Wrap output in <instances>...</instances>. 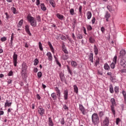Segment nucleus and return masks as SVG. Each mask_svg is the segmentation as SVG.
I'll return each mask as SVG.
<instances>
[{
  "label": "nucleus",
  "mask_w": 126,
  "mask_h": 126,
  "mask_svg": "<svg viewBox=\"0 0 126 126\" xmlns=\"http://www.w3.org/2000/svg\"><path fill=\"white\" fill-rule=\"evenodd\" d=\"M27 19L29 23H30L31 26L32 27H36L37 26V21L36 19L32 17L31 15L29 14L27 17Z\"/></svg>",
  "instance_id": "nucleus-1"
},
{
  "label": "nucleus",
  "mask_w": 126,
  "mask_h": 126,
  "mask_svg": "<svg viewBox=\"0 0 126 126\" xmlns=\"http://www.w3.org/2000/svg\"><path fill=\"white\" fill-rule=\"evenodd\" d=\"M92 121L94 126H97L100 123L99 116L97 113H94L92 116Z\"/></svg>",
  "instance_id": "nucleus-2"
},
{
  "label": "nucleus",
  "mask_w": 126,
  "mask_h": 126,
  "mask_svg": "<svg viewBox=\"0 0 126 126\" xmlns=\"http://www.w3.org/2000/svg\"><path fill=\"white\" fill-rule=\"evenodd\" d=\"M110 102L111 103V105H110L111 112L114 116H116V110H115V106L117 105L116 100L115 98H112L110 99Z\"/></svg>",
  "instance_id": "nucleus-3"
},
{
  "label": "nucleus",
  "mask_w": 126,
  "mask_h": 126,
  "mask_svg": "<svg viewBox=\"0 0 126 126\" xmlns=\"http://www.w3.org/2000/svg\"><path fill=\"white\" fill-rule=\"evenodd\" d=\"M17 57L18 55L16 54V52H14L13 55V63L15 67L17 66Z\"/></svg>",
  "instance_id": "nucleus-4"
},
{
  "label": "nucleus",
  "mask_w": 126,
  "mask_h": 126,
  "mask_svg": "<svg viewBox=\"0 0 126 126\" xmlns=\"http://www.w3.org/2000/svg\"><path fill=\"white\" fill-rule=\"evenodd\" d=\"M79 109L80 110L81 113L84 115H86L87 114V112H86V109H85V108L82 104H79Z\"/></svg>",
  "instance_id": "nucleus-5"
},
{
  "label": "nucleus",
  "mask_w": 126,
  "mask_h": 126,
  "mask_svg": "<svg viewBox=\"0 0 126 126\" xmlns=\"http://www.w3.org/2000/svg\"><path fill=\"white\" fill-rule=\"evenodd\" d=\"M37 112L41 117L44 116V114H45V110L42 106H39L37 109Z\"/></svg>",
  "instance_id": "nucleus-6"
},
{
  "label": "nucleus",
  "mask_w": 126,
  "mask_h": 126,
  "mask_svg": "<svg viewBox=\"0 0 126 126\" xmlns=\"http://www.w3.org/2000/svg\"><path fill=\"white\" fill-rule=\"evenodd\" d=\"M110 123V119L107 117H105L103 121V126H109Z\"/></svg>",
  "instance_id": "nucleus-7"
},
{
  "label": "nucleus",
  "mask_w": 126,
  "mask_h": 126,
  "mask_svg": "<svg viewBox=\"0 0 126 126\" xmlns=\"http://www.w3.org/2000/svg\"><path fill=\"white\" fill-rule=\"evenodd\" d=\"M55 91L56 92L57 96H58V99L61 100V94H62L61 93V90L59 89L58 87H56L55 88Z\"/></svg>",
  "instance_id": "nucleus-8"
},
{
  "label": "nucleus",
  "mask_w": 126,
  "mask_h": 126,
  "mask_svg": "<svg viewBox=\"0 0 126 126\" xmlns=\"http://www.w3.org/2000/svg\"><path fill=\"white\" fill-rule=\"evenodd\" d=\"M63 94L64 100H67L68 99V91L67 89L64 90Z\"/></svg>",
  "instance_id": "nucleus-9"
},
{
  "label": "nucleus",
  "mask_w": 126,
  "mask_h": 126,
  "mask_svg": "<svg viewBox=\"0 0 126 126\" xmlns=\"http://www.w3.org/2000/svg\"><path fill=\"white\" fill-rule=\"evenodd\" d=\"M48 60L49 62H53V55L50 52H48L46 54Z\"/></svg>",
  "instance_id": "nucleus-10"
},
{
  "label": "nucleus",
  "mask_w": 126,
  "mask_h": 126,
  "mask_svg": "<svg viewBox=\"0 0 126 126\" xmlns=\"http://www.w3.org/2000/svg\"><path fill=\"white\" fill-rule=\"evenodd\" d=\"M110 17H111V14L109 12L106 11L104 14V18H105V20L107 22H108Z\"/></svg>",
  "instance_id": "nucleus-11"
},
{
  "label": "nucleus",
  "mask_w": 126,
  "mask_h": 126,
  "mask_svg": "<svg viewBox=\"0 0 126 126\" xmlns=\"http://www.w3.org/2000/svg\"><path fill=\"white\" fill-rule=\"evenodd\" d=\"M25 30L26 33H27V34H28V35H29L30 36H32V34L30 32V30H29V25H26L25 26Z\"/></svg>",
  "instance_id": "nucleus-12"
},
{
  "label": "nucleus",
  "mask_w": 126,
  "mask_h": 126,
  "mask_svg": "<svg viewBox=\"0 0 126 126\" xmlns=\"http://www.w3.org/2000/svg\"><path fill=\"white\" fill-rule=\"evenodd\" d=\"M126 50L122 49V50L120 51V58H126L125 57V56H126Z\"/></svg>",
  "instance_id": "nucleus-13"
},
{
  "label": "nucleus",
  "mask_w": 126,
  "mask_h": 126,
  "mask_svg": "<svg viewBox=\"0 0 126 126\" xmlns=\"http://www.w3.org/2000/svg\"><path fill=\"white\" fill-rule=\"evenodd\" d=\"M60 79L62 82H63V81H64V82H65V84H67L66 80L65 79V77H64V74H60Z\"/></svg>",
  "instance_id": "nucleus-14"
},
{
  "label": "nucleus",
  "mask_w": 126,
  "mask_h": 126,
  "mask_svg": "<svg viewBox=\"0 0 126 126\" xmlns=\"http://www.w3.org/2000/svg\"><path fill=\"white\" fill-rule=\"evenodd\" d=\"M126 58H121V60L120 62V65H122V66H124V65H126Z\"/></svg>",
  "instance_id": "nucleus-15"
},
{
  "label": "nucleus",
  "mask_w": 126,
  "mask_h": 126,
  "mask_svg": "<svg viewBox=\"0 0 126 126\" xmlns=\"http://www.w3.org/2000/svg\"><path fill=\"white\" fill-rule=\"evenodd\" d=\"M94 52L95 56H97L99 53V49H98V47L96 45H94Z\"/></svg>",
  "instance_id": "nucleus-16"
},
{
  "label": "nucleus",
  "mask_w": 126,
  "mask_h": 126,
  "mask_svg": "<svg viewBox=\"0 0 126 126\" xmlns=\"http://www.w3.org/2000/svg\"><path fill=\"white\" fill-rule=\"evenodd\" d=\"M48 45L53 54H55V49H54V47H53V45H52V43H51V41L48 42Z\"/></svg>",
  "instance_id": "nucleus-17"
},
{
  "label": "nucleus",
  "mask_w": 126,
  "mask_h": 126,
  "mask_svg": "<svg viewBox=\"0 0 126 126\" xmlns=\"http://www.w3.org/2000/svg\"><path fill=\"white\" fill-rule=\"evenodd\" d=\"M26 70H27V67H26V66L25 65H23L22 67V75H25L26 74Z\"/></svg>",
  "instance_id": "nucleus-18"
},
{
  "label": "nucleus",
  "mask_w": 126,
  "mask_h": 126,
  "mask_svg": "<svg viewBox=\"0 0 126 126\" xmlns=\"http://www.w3.org/2000/svg\"><path fill=\"white\" fill-rule=\"evenodd\" d=\"M62 51H63L64 54H67V53H68V51H67V49H66V47H65V45H64V43L62 44Z\"/></svg>",
  "instance_id": "nucleus-19"
},
{
  "label": "nucleus",
  "mask_w": 126,
  "mask_h": 126,
  "mask_svg": "<svg viewBox=\"0 0 126 126\" xmlns=\"http://www.w3.org/2000/svg\"><path fill=\"white\" fill-rule=\"evenodd\" d=\"M66 66L67 67L68 73L70 74V75H72V74H73V72H72V69H71V68H70L68 65H66Z\"/></svg>",
  "instance_id": "nucleus-20"
},
{
  "label": "nucleus",
  "mask_w": 126,
  "mask_h": 126,
  "mask_svg": "<svg viewBox=\"0 0 126 126\" xmlns=\"http://www.w3.org/2000/svg\"><path fill=\"white\" fill-rule=\"evenodd\" d=\"M11 105H12V102H9L8 100H6V102L4 104V108H6V107H11Z\"/></svg>",
  "instance_id": "nucleus-21"
},
{
  "label": "nucleus",
  "mask_w": 126,
  "mask_h": 126,
  "mask_svg": "<svg viewBox=\"0 0 126 126\" xmlns=\"http://www.w3.org/2000/svg\"><path fill=\"white\" fill-rule=\"evenodd\" d=\"M87 19H91V17H92V13L90 11H88L86 13Z\"/></svg>",
  "instance_id": "nucleus-22"
},
{
  "label": "nucleus",
  "mask_w": 126,
  "mask_h": 126,
  "mask_svg": "<svg viewBox=\"0 0 126 126\" xmlns=\"http://www.w3.org/2000/svg\"><path fill=\"white\" fill-rule=\"evenodd\" d=\"M93 56L94 55L92 53H90L89 55V61H90V62H91L92 63H93V60H94Z\"/></svg>",
  "instance_id": "nucleus-23"
},
{
  "label": "nucleus",
  "mask_w": 126,
  "mask_h": 126,
  "mask_svg": "<svg viewBox=\"0 0 126 126\" xmlns=\"http://www.w3.org/2000/svg\"><path fill=\"white\" fill-rule=\"evenodd\" d=\"M48 125L50 126H54V123L53 122V120H52V117H49L48 118Z\"/></svg>",
  "instance_id": "nucleus-24"
},
{
  "label": "nucleus",
  "mask_w": 126,
  "mask_h": 126,
  "mask_svg": "<svg viewBox=\"0 0 126 126\" xmlns=\"http://www.w3.org/2000/svg\"><path fill=\"white\" fill-rule=\"evenodd\" d=\"M62 59L63 61H66V60L68 59V52L65 53V55H63L62 56Z\"/></svg>",
  "instance_id": "nucleus-25"
},
{
  "label": "nucleus",
  "mask_w": 126,
  "mask_h": 126,
  "mask_svg": "<svg viewBox=\"0 0 126 126\" xmlns=\"http://www.w3.org/2000/svg\"><path fill=\"white\" fill-rule=\"evenodd\" d=\"M95 38L93 36H90L89 37V42L91 44H94L95 43Z\"/></svg>",
  "instance_id": "nucleus-26"
},
{
  "label": "nucleus",
  "mask_w": 126,
  "mask_h": 126,
  "mask_svg": "<svg viewBox=\"0 0 126 126\" xmlns=\"http://www.w3.org/2000/svg\"><path fill=\"white\" fill-rule=\"evenodd\" d=\"M122 94L124 99V103L126 105V91H122Z\"/></svg>",
  "instance_id": "nucleus-27"
},
{
  "label": "nucleus",
  "mask_w": 126,
  "mask_h": 126,
  "mask_svg": "<svg viewBox=\"0 0 126 126\" xmlns=\"http://www.w3.org/2000/svg\"><path fill=\"white\" fill-rule=\"evenodd\" d=\"M104 68L105 70H109L110 69V66L107 63H105L104 64Z\"/></svg>",
  "instance_id": "nucleus-28"
},
{
  "label": "nucleus",
  "mask_w": 126,
  "mask_h": 126,
  "mask_svg": "<svg viewBox=\"0 0 126 126\" xmlns=\"http://www.w3.org/2000/svg\"><path fill=\"white\" fill-rule=\"evenodd\" d=\"M40 7L41 9L43 11H46V10H47V8H46V6H45V4H44V3H41Z\"/></svg>",
  "instance_id": "nucleus-29"
},
{
  "label": "nucleus",
  "mask_w": 126,
  "mask_h": 126,
  "mask_svg": "<svg viewBox=\"0 0 126 126\" xmlns=\"http://www.w3.org/2000/svg\"><path fill=\"white\" fill-rule=\"evenodd\" d=\"M56 16H57V17L59 19H60V20H63V17H64L63 15H61V14H60L59 13H57V14H56Z\"/></svg>",
  "instance_id": "nucleus-30"
},
{
  "label": "nucleus",
  "mask_w": 126,
  "mask_h": 126,
  "mask_svg": "<svg viewBox=\"0 0 126 126\" xmlns=\"http://www.w3.org/2000/svg\"><path fill=\"white\" fill-rule=\"evenodd\" d=\"M74 88V91L76 94H78V88L77 87V86L76 85H74L73 86Z\"/></svg>",
  "instance_id": "nucleus-31"
},
{
  "label": "nucleus",
  "mask_w": 126,
  "mask_h": 126,
  "mask_svg": "<svg viewBox=\"0 0 126 126\" xmlns=\"http://www.w3.org/2000/svg\"><path fill=\"white\" fill-rule=\"evenodd\" d=\"M51 97L53 100H54V101H56V100H57V95L56 94V93H53L51 94Z\"/></svg>",
  "instance_id": "nucleus-32"
},
{
  "label": "nucleus",
  "mask_w": 126,
  "mask_h": 126,
  "mask_svg": "<svg viewBox=\"0 0 126 126\" xmlns=\"http://www.w3.org/2000/svg\"><path fill=\"white\" fill-rule=\"evenodd\" d=\"M71 64L73 67H76L77 66V63L75 61H71Z\"/></svg>",
  "instance_id": "nucleus-33"
},
{
  "label": "nucleus",
  "mask_w": 126,
  "mask_h": 126,
  "mask_svg": "<svg viewBox=\"0 0 126 126\" xmlns=\"http://www.w3.org/2000/svg\"><path fill=\"white\" fill-rule=\"evenodd\" d=\"M23 24V19H22L19 22L18 25L17 26L18 28H20L22 26Z\"/></svg>",
  "instance_id": "nucleus-34"
},
{
  "label": "nucleus",
  "mask_w": 126,
  "mask_h": 126,
  "mask_svg": "<svg viewBox=\"0 0 126 126\" xmlns=\"http://www.w3.org/2000/svg\"><path fill=\"white\" fill-rule=\"evenodd\" d=\"M119 90H120V88H119V87H117V86L115 87L114 91L116 94H118V93L120 92Z\"/></svg>",
  "instance_id": "nucleus-35"
},
{
  "label": "nucleus",
  "mask_w": 126,
  "mask_h": 126,
  "mask_svg": "<svg viewBox=\"0 0 126 126\" xmlns=\"http://www.w3.org/2000/svg\"><path fill=\"white\" fill-rule=\"evenodd\" d=\"M100 64V59L99 58H97L96 59L95 62V66H97L98 64Z\"/></svg>",
  "instance_id": "nucleus-36"
},
{
  "label": "nucleus",
  "mask_w": 126,
  "mask_h": 126,
  "mask_svg": "<svg viewBox=\"0 0 126 126\" xmlns=\"http://www.w3.org/2000/svg\"><path fill=\"white\" fill-rule=\"evenodd\" d=\"M11 9L14 14H16V13H17V12L16 11V8H15V7H12Z\"/></svg>",
  "instance_id": "nucleus-37"
},
{
  "label": "nucleus",
  "mask_w": 126,
  "mask_h": 126,
  "mask_svg": "<svg viewBox=\"0 0 126 126\" xmlns=\"http://www.w3.org/2000/svg\"><path fill=\"white\" fill-rule=\"evenodd\" d=\"M38 47L39 48V50L40 51H43V45H42V43H41V42H38Z\"/></svg>",
  "instance_id": "nucleus-38"
},
{
  "label": "nucleus",
  "mask_w": 126,
  "mask_h": 126,
  "mask_svg": "<svg viewBox=\"0 0 126 126\" xmlns=\"http://www.w3.org/2000/svg\"><path fill=\"white\" fill-rule=\"evenodd\" d=\"M109 91L110 93H114V88H113V85L109 86Z\"/></svg>",
  "instance_id": "nucleus-39"
},
{
  "label": "nucleus",
  "mask_w": 126,
  "mask_h": 126,
  "mask_svg": "<svg viewBox=\"0 0 126 126\" xmlns=\"http://www.w3.org/2000/svg\"><path fill=\"white\" fill-rule=\"evenodd\" d=\"M7 85H9L10 84H11L12 83V79L10 78H8L7 79Z\"/></svg>",
  "instance_id": "nucleus-40"
},
{
  "label": "nucleus",
  "mask_w": 126,
  "mask_h": 126,
  "mask_svg": "<svg viewBox=\"0 0 126 126\" xmlns=\"http://www.w3.org/2000/svg\"><path fill=\"white\" fill-rule=\"evenodd\" d=\"M34 65H37L39 63V60L38 59H35L34 60Z\"/></svg>",
  "instance_id": "nucleus-41"
},
{
  "label": "nucleus",
  "mask_w": 126,
  "mask_h": 126,
  "mask_svg": "<svg viewBox=\"0 0 126 126\" xmlns=\"http://www.w3.org/2000/svg\"><path fill=\"white\" fill-rule=\"evenodd\" d=\"M116 64H117V63L112 62L110 65L111 68H112V69H114L116 66Z\"/></svg>",
  "instance_id": "nucleus-42"
},
{
  "label": "nucleus",
  "mask_w": 126,
  "mask_h": 126,
  "mask_svg": "<svg viewBox=\"0 0 126 126\" xmlns=\"http://www.w3.org/2000/svg\"><path fill=\"white\" fill-rule=\"evenodd\" d=\"M83 38V35H82V34H80V33H78L77 35V39H82Z\"/></svg>",
  "instance_id": "nucleus-43"
},
{
  "label": "nucleus",
  "mask_w": 126,
  "mask_h": 126,
  "mask_svg": "<svg viewBox=\"0 0 126 126\" xmlns=\"http://www.w3.org/2000/svg\"><path fill=\"white\" fill-rule=\"evenodd\" d=\"M98 116L99 118H103L104 117V112L100 111L98 113Z\"/></svg>",
  "instance_id": "nucleus-44"
},
{
  "label": "nucleus",
  "mask_w": 126,
  "mask_h": 126,
  "mask_svg": "<svg viewBox=\"0 0 126 126\" xmlns=\"http://www.w3.org/2000/svg\"><path fill=\"white\" fill-rule=\"evenodd\" d=\"M36 19L37 22H41V16H40V15H37L36 16Z\"/></svg>",
  "instance_id": "nucleus-45"
},
{
  "label": "nucleus",
  "mask_w": 126,
  "mask_h": 126,
  "mask_svg": "<svg viewBox=\"0 0 126 126\" xmlns=\"http://www.w3.org/2000/svg\"><path fill=\"white\" fill-rule=\"evenodd\" d=\"M87 29L88 31H91L92 30V26L90 25H87Z\"/></svg>",
  "instance_id": "nucleus-46"
},
{
  "label": "nucleus",
  "mask_w": 126,
  "mask_h": 126,
  "mask_svg": "<svg viewBox=\"0 0 126 126\" xmlns=\"http://www.w3.org/2000/svg\"><path fill=\"white\" fill-rule=\"evenodd\" d=\"M50 3L53 7H56V4L55 3V1L51 0V1H50Z\"/></svg>",
  "instance_id": "nucleus-47"
},
{
  "label": "nucleus",
  "mask_w": 126,
  "mask_h": 126,
  "mask_svg": "<svg viewBox=\"0 0 126 126\" xmlns=\"http://www.w3.org/2000/svg\"><path fill=\"white\" fill-rule=\"evenodd\" d=\"M107 9L109 11H115V9H114L113 10L112 9V7H111L110 5H107Z\"/></svg>",
  "instance_id": "nucleus-48"
},
{
  "label": "nucleus",
  "mask_w": 126,
  "mask_h": 126,
  "mask_svg": "<svg viewBox=\"0 0 126 126\" xmlns=\"http://www.w3.org/2000/svg\"><path fill=\"white\" fill-rule=\"evenodd\" d=\"M118 59V57H117V55H115L113 59V62L115 63H117V59Z\"/></svg>",
  "instance_id": "nucleus-49"
},
{
  "label": "nucleus",
  "mask_w": 126,
  "mask_h": 126,
  "mask_svg": "<svg viewBox=\"0 0 126 126\" xmlns=\"http://www.w3.org/2000/svg\"><path fill=\"white\" fill-rule=\"evenodd\" d=\"M79 12L80 13V14H82V6L80 5L79 7Z\"/></svg>",
  "instance_id": "nucleus-50"
},
{
  "label": "nucleus",
  "mask_w": 126,
  "mask_h": 126,
  "mask_svg": "<svg viewBox=\"0 0 126 126\" xmlns=\"http://www.w3.org/2000/svg\"><path fill=\"white\" fill-rule=\"evenodd\" d=\"M37 77L38 78H41L42 77V72L39 71L37 73Z\"/></svg>",
  "instance_id": "nucleus-51"
},
{
  "label": "nucleus",
  "mask_w": 126,
  "mask_h": 126,
  "mask_svg": "<svg viewBox=\"0 0 126 126\" xmlns=\"http://www.w3.org/2000/svg\"><path fill=\"white\" fill-rule=\"evenodd\" d=\"M13 71H10L8 73V76H13Z\"/></svg>",
  "instance_id": "nucleus-52"
},
{
  "label": "nucleus",
  "mask_w": 126,
  "mask_h": 126,
  "mask_svg": "<svg viewBox=\"0 0 126 126\" xmlns=\"http://www.w3.org/2000/svg\"><path fill=\"white\" fill-rule=\"evenodd\" d=\"M63 108L64 109V110H65V111H68V107H67L66 106V104H64V105H63Z\"/></svg>",
  "instance_id": "nucleus-53"
},
{
  "label": "nucleus",
  "mask_w": 126,
  "mask_h": 126,
  "mask_svg": "<svg viewBox=\"0 0 126 126\" xmlns=\"http://www.w3.org/2000/svg\"><path fill=\"white\" fill-rule=\"evenodd\" d=\"M70 13L71 15H73V14H74V9H73V8H71L70 10Z\"/></svg>",
  "instance_id": "nucleus-54"
},
{
  "label": "nucleus",
  "mask_w": 126,
  "mask_h": 126,
  "mask_svg": "<svg viewBox=\"0 0 126 126\" xmlns=\"http://www.w3.org/2000/svg\"><path fill=\"white\" fill-rule=\"evenodd\" d=\"M120 122H121V119L119 118H117L116 121V124L117 126L119 125V123H120Z\"/></svg>",
  "instance_id": "nucleus-55"
},
{
  "label": "nucleus",
  "mask_w": 126,
  "mask_h": 126,
  "mask_svg": "<svg viewBox=\"0 0 126 126\" xmlns=\"http://www.w3.org/2000/svg\"><path fill=\"white\" fill-rule=\"evenodd\" d=\"M0 40L2 42H5V41L7 40V38H6L5 37H3L0 38Z\"/></svg>",
  "instance_id": "nucleus-56"
},
{
  "label": "nucleus",
  "mask_w": 126,
  "mask_h": 126,
  "mask_svg": "<svg viewBox=\"0 0 126 126\" xmlns=\"http://www.w3.org/2000/svg\"><path fill=\"white\" fill-rule=\"evenodd\" d=\"M61 39L63 41H65L66 40V37H65L64 35H62L61 37Z\"/></svg>",
  "instance_id": "nucleus-57"
},
{
  "label": "nucleus",
  "mask_w": 126,
  "mask_h": 126,
  "mask_svg": "<svg viewBox=\"0 0 126 126\" xmlns=\"http://www.w3.org/2000/svg\"><path fill=\"white\" fill-rule=\"evenodd\" d=\"M109 79H110V80H111V81L112 82H113V81H114V80H115V77L113 76H110Z\"/></svg>",
  "instance_id": "nucleus-58"
},
{
  "label": "nucleus",
  "mask_w": 126,
  "mask_h": 126,
  "mask_svg": "<svg viewBox=\"0 0 126 126\" xmlns=\"http://www.w3.org/2000/svg\"><path fill=\"white\" fill-rule=\"evenodd\" d=\"M95 21H96V19L94 17H93L92 19V24H95Z\"/></svg>",
  "instance_id": "nucleus-59"
},
{
  "label": "nucleus",
  "mask_w": 126,
  "mask_h": 126,
  "mask_svg": "<svg viewBox=\"0 0 126 126\" xmlns=\"http://www.w3.org/2000/svg\"><path fill=\"white\" fill-rule=\"evenodd\" d=\"M9 46L10 48H13V42L10 41V43H9Z\"/></svg>",
  "instance_id": "nucleus-60"
},
{
  "label": "nucleus",
  "mask_w": 126,
  "mask_h": 126,
  "mask_svg": "<svg viewBox=\"0 0 126 126\" xmlns=\"http://www.w3.org/2000/svg\"><path fill=\"white\" fill-rule=\"evenodd\" d=\"M12 108H8L7 110V115L8 116L9 115V113H11V111H12Z\"/></svg>",
  "instance_id": "nucleus-61"
},
{
  "label": "nucleus",
  "mask_w": 126,
  "mask_h": 126,
  "mask_svg": "<svg viewBox=\"0 0 126 126\" xmlns=\"http://www.w3.org/2000/svg\"><path fill=\"white\" fill-rule=\"evenodd\" d=\"M61 124L62 125H64V118H62L60 122Z\"/></svg>",
  "instance_id": "nucleus-62"
},
{
  "label": "nucleus",
  "mask_w": 126,
  "mask_h": 126,
  "mask_svg": "<svg viewBox=\"0 0 126 126\" xmlns=\"http://www.w3.org/2000/svg\"><path fill=\"white\" fill-rule=\"evenodd\" d=\"M5 15H6V19H7V20H8V19H9V15H8V14L7 13V12H5Z\"/></svg>",
  "instance_id": "nucleus-63"
},
{
  "label": "nucleus",
  "mask_w": 126,
  "mask_h": 126,
  "mask_svg": "<svg viewBox=\"0 0 126 126\" xmlns=\"http://www.w3.org/2000/svg\"><path fill=\"white\" fill-rule=\"evenodd\" d=\"M100 30L102 33H105V28H104L103 27H102L100 29Z\"/></svg>",
  "instance_id": "nucleus-64"
}]
</instances>
